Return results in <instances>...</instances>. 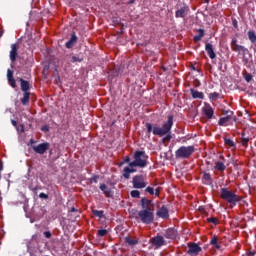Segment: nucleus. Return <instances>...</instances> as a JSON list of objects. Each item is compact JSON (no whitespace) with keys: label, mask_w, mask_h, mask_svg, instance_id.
Here are the masks:
<instances>
[{"label":"nucleus","mask_w":256,"mask_h":256,"mask_svg":"<svg viewBox=\"0 0 256 256\" xmlns=\"http://www.w3.org/2000/svg\"><path fill=\"white\" fill-rule=\"evenodd\" d=\"M75 43H77V35H75V33H73L70 40L68 42H66L67 49H71V47H73V45H75Z\"/></svg>","instance_id":"19"},{"label":"nucleus","mask_w":256,"mask_h":256,"mask_svg":"<svg viewBox=\"0 0 256 256\" xmlns=\"http://www.w3.org/2000/svg\"><path fill=\"white\" fill-rule=\"evenodd\" d=\"M125 241H126V243H128V245H137V240H135L131 237H126Z\"/></svg>","instance_id":"32"},{"label":"nucleus","mask_w":256,"mask_h":256,"mask_svg":"<svg viewBox=\"0 0 256 256\" xmlns=\"http://www.w3.org/2000/svg\"><path fill=\"white\" fill-rule=\"evenodd\" d=\"M134 189H145L147 187V182H145V178L143 175H136L133 180Z\"/></svg>","instance_id":"6"},{"label":"nucleus","mask_w":256,"mask_h":256,"mask_svg":"<svg viewBox=\"0 0 256 256\" xmlns=\"http://www.w3.org/2000/svg\"><path fill=\"white\" fill-rule=\"evenodd\" d=\"M229 121H231V115L220 118V120L218 121V125L223 127V126L227 125L229 123Z\"/></svg>","instance_id":"21"},{"label":"nucleus","mask_w":256,"mask_h":256,"mask_svg":"<svg viewBox=\"0 0 256 256\" xmlns=\"http://www.w3.org/2000/svg\"><path fill=\"white\" fill-rule=\"evenodd\" d=\"M210 244L213 245V247H215V249H221V246L217 243V237L214 236L211 241Z\"/></svg>","instance_id":"28"},{"label":"nucleus","mask_w":256,"mask_h":256,"mask_svg":"<svg viewBox=\"0 0 256 256\" xmlns=\"http://www.w3.org/2000/svg\"><path fill=\"white\" fill-rule=\"evenodd\" d=\"M92 213H93V215H95L96 217H99V219H103V211L93 210Z\"/></svg>","instance_id":"33"},{"label":"nucleus","mask_w":256,"mask_h":256,"mask_svg":"<svg viewBox=\"0 0 256 256\" xmlns=\"http://www.w3.org/2000/svg\"><path fill=\"white\" fill-rule=\"evenodd\" d=\"M191 95H192L193 99H203V97H205L203 92H199L195 89H191Z\"/></svg>","instance_id":"20"},{"label":"nucleus","mask_w":256,"mask_h":256,"mask_svg":"<svg viewBox=\"0 0 256 256\" xmlns=\"http://www.w3.org/2000/svg\"><path fill=\"white\" fill-rule=\"evenodd\" d=\"M129 3H133V0H132V1H130Z\"/></svg>","instance_id":"56"},{"label":"nucleus","mask_w":256,"mask_h":256,"mask_svg":"<svg viewBox=\"0 0 256 256\" xmlns=\"http://www.w3.org/2000/svg\"><path fill=\"white\" fill-rule=\"evenodd\" d=\"M99 181V176H94L90 179V183H98Z\"/></svg>","instance_id":"40"},{"label":"nucleus","mask_w":256,"mask_h":256,"mask_svg":"<svg viewBox=\"0 0 256 256\" xmlns=\"http://www.w3.org/2000/svg\"><path fill=\"white\" fill-rule=\"evenodd\" d=\"M203 37V30H200V34L194 36V41H201Z\"/></svg>","instance_id":"36"},{"label":"nucleus","mask_w":256,"mask_h":256,"mask_svg":"<svg viewBox=\"0 0 256 256\" xmlns=\"http://www.w3.org/2000/svg\"><path fill=\"white\" fill-rule=\"evenodd\" d=\"M146 192L150 193V195H155V189H153V187H147Z\"/></svg>","instance_id":"39"},{"label":"nucleus","mask_w":256,"mask_h":256,"mask_svg":"<svg viewBox=\"0 0 256 256\" xmlns=\"http://www.w3.org/2000/svg\"><path fill=\"white\" fill-rule=\"evenodd\" d=\"M135 171H137V170H135V168H133V167H130V166L125 167V168H124L123 177H124L125 179H129V177H131V173H135Z\"/></svg>","instance_id":"17"},{"label":"nucleus","mask_w":256,"mask_h":256,"mask_svg":"<svg viewBox=\"0 0 256 256\" xmlns=\"http://www.w3.org/2000/svg\"><path fill=\"white\" fill-rule=\"evenodd\" d=\"M141 203L143 209H149L147 205H151V200H148L147 198H142Z\"/></svg>","instance_id":"27"},{"label":"nucleus","mask_w":256,"mask_h":256,"mask_svg":"<svg viewBox=\"0 0 256 256\" xmlns=\"http://www.w3.org/2000/svg\"><path fill=\"white\" fill-rule=\"evenodd\" d=\"M193 153H195V146H181L176 150L175 156L177 159H189V156Z\"/></svg>","instance_id":"4"},{"label":"nucleus","mask_w":256,"mask_h":256,"mask_svg":"<svg viewBox=\"0 0 256 256\" xmlns=\"http://www.w3.org/2000/svg\"><path fill=\"white\" fill-rule=\"evenodd\" d=\"M235 45H237V38H232L231 47H235Z\"/></svg>","instance_id":"43"},{"label":"nucleus","mask_w":256,"mask_h":256,"mask_svg":"<svg viewBox=\"0 0 256 256\" xmlns=\"http://www.w3.org/2000/svg\"><path fill=\"white\" fill-rule=\"evenodd\" d=\"M173 127V117L168 116L167 122L163 124L162 127L151 125V123H146V129L148 133H153V135H158L159 137H163L171 132V128Z\"/></svg>","instance_id":"1"},{"label":"nucleus","mask_w":256,"mask_h":256,"mask_svg":"<svg viewBox=\"0 0 256 256\" xmlns=\"http://www.w3.org/2000/svg\"><path fill=\"white\" fill-rule=\"evenodd\" d=\"M149 157L145 154L144 151H136L134 153V160L129 163L130 167H140L143 169L147 167V160Z\"/></svg>","instance_id":"2"},{"label":"nucleus","mask_w":256,"mask_h":256,"mask_svg":"<svg viewBox=\"0 0 256 256\" xmlns=\"http://www.w3.org/2000/svg\"><path fill=\"white\" fill-rule=\"evenodd\" d=\"M7 111H10V112H11V109H6L5 113H7Z\"/></svg>","instance_id":"54"},{"label":"nucleus","mask_w":256,"mask_h":256,"mask_svg":"<svg viewBox=\"0 0 256 256\" xmlns=\"http://www.w3.org/2000/svg\"><path fill=\"white\" fill-rule=\"evenodd\" d=\"M0 37H3V32L0 31Z\"/></svg>","instance_id":"52"},{"label":"nucleus","mask_w":256,"mask_h":256,"mask_svg":"<svg viewBox=\"0 0 256 256\" xmlns=\"http://www.w3.org/2000/svg\"><path fill=\"white\" fill-rule=\"evenodd\" d=\"M214 169H216V171H225L226 166L223 162H217Z\"/></svg>","instance_id":"24"},{"label":"nucleus","mask_w":256,"mask_h":256,"mask_svg":"<svg viewBox=\"0 0 256 256\" xmlns=\"http://www.w3.org/2000/svg\"><path fill=\"white\" fill-rule=\"evenodd\" d=\"M29 92H24L23 98L21 99L22 105H27L29 103Z\"/></svg>","instance_id":"26"},{"label":"nucleus","mask_w":256,"mask_h":256,"mask_svg":"<svg viewBox=\"0 0 256 256\" xmlns=\"http://www.w3.org/2000/svg\"><path fill=\"white\" fill-rule=\"evenodd\" d=\"M205 49H206V52L208 53V57H210V59H215V57H217V54H215V51L213 50V44L206 43Z\"/></svg>","instance_id":"10"},{"label":"nucleus","mask_w":256,"mask_h":256,"mask_svg":"<svg viewBox=\"0 0 256 256\" xmlns=\"http://www.w3.org/2000/svg\"><path fill=\"white\" fill-rule=\"evenodd\" d=\"M49 147V142H44L38 144L37 146H33V151H35V153H38L39 155H43L46 151H48Z\"/></svg>","instance_id":"7"},{"label":"nucleus","mask_w":256,"mask_h":256,"mask_svg":"<svg viewBox=\"0 0 256 256\" xmlns=\"http://www.w3.org/2000/svg\"><path fill=\"white\" fill-rule=\"evenodd\" d=\"M20 131H21V133H24L25 132V126L20 125Z\"/></svg>","instance_id":"45"},{"label":"nucleus","mask_w":256,"mask_h":256,"mask_svg":"<svg viewBox=\"0 0 256 256\" xmlns=\"http://www.w3.org/2000/svg\"><path fill=\"white\" fill-rule=\"evenodd\" d=\"M246 81H247V83H249V81H251V77H250V76H247V77H246Z\"/></svg>","instance_id":"49"},{"label":"nucleus","mask_w":256,"mask_h":256,"mask_svg":"<svg viewBox=\"0 0 256 256\" xmlns=\"http://www.w3.org/2000/svg\"><path fill=\"white\" fill-rule=\"evenodd\" d=\"M224 143L225 145H228V147H232L233 149H235V142H233V140L225 138Z\"/></svg>","instance_id":"30"},{"label":"nucleus","mask_w":256,"mask_h":256,"mask_svg":"<svg viewBox=\"0 0 256 256\" xmlns=\"http://www.w3.org/2000/svg\"><path fill=\"white\" fill-rule=\"evenodd\" d=\"M219 97V93L214 92L209 94V99H211V101H215V99H217Z\"/></svg>","instance_id":"34"},{"label":"nucleus","mask_w":256,"mask_h":256,"mask_svg":"<svg viewBox=\"0 0 256 256\" xmlns=\"http://www.w3.org/2000/svg\"><path fill=\"white\" fill-rule=\"evenodd\" d=\"M21 82V90L24 91V93H27L29 91V82L23 80V78L20 79Z\"/></svg>","instance_id":"22"},{"label":"nucleus","mask_w":256,"mask_h":256,"mask_svg":"<svg viewBox=\"0 0 256 256\" xmlns=\"http://www.w3.org/2000/svg\"><path fill=\"white\" fill-rule=\"evenodd\" d=\"M7 79H8V83L9 85H11V87L13 89H15L16 87V81L15 78H13V71L11 69L7 70Z\"/></svg>","instance_id":"13"},{"label":"nucleus","mask_w":256,"mask_h":256,"mask_svg":"<svg viewBox=\"0 0 256 256\" xmlns=\"http://www.w3.org/2000/svg\"><path fill=\"white\" fill-rule=\"evenodd\" d=\"M71 212H72V213L75 212V208H72V209H71Z\"/></svg>","instance_id":"53"},{"label":"nucleus","mask_w":256,"mask_h":256,"mask_svg":"<svg viewBox=\"0 0 256 256\" xmlns=\"http://www.w3.org/2000/svg\"><path fill=\"white\" fill-rule=\"evenodd\" d=\"M131 197H133L134 199H139V197H141V192H139V190H132L130 192Z\"/></svg>","instance_id":"31"},{"label":"nucleus","mask_w":256,"mask_h":256,"mask_svg":"<svg viewBox=\"0 0 256 256\" xmlns=\"http://www.w3.org/2000/svg\"><path fill=\"white\" fill-rule=\"evenodd\" d=\"M255 252H249L248 256H254Z\"/></svg>","instance_id":"51"},{"label":"nucleus","mask_w":256,"mask_h":256,"mask_svg":"<svg viewBox=\"0 0 256 256\" xmlns=\"http://www.w3.org/2000/svg\"><path fill=\"white\" fill-rule=\"evenodd\" d=\"M39 197H40V199H49V195H47L45 193H40Z\"/></svg>","instance_id":"41"},{"label":"nucleus","mask_w":256,"mask_h":256,"mask_svg":"<svg viewBox=\"0 0 256 256\" xmlns=\"http://www.w3.org/2000/svg\"><path fill=\"white\" fill-rule=\"evenodd\" d=\"M154 195H156L157 197H159V190L156 189V190L154 191Z\"/></svg>","instance_id":"48"},{"label":"nucleus","mask_w":256,"mask_h":256,"mask_svg":"<svg viewBox=\"0 0 256 256\" xmlns=\"http://www.w3.org/2000/svg\"><path fill=\"white\" fill-rule=\"evenodd\" d=\"M201 251V247L197 244H192L189 246L188 254L189 255H197Z\"/></svg>","instance_id":"15"},{"label":"nucleus","mask_w":256,"mask_h":256,"mask_svg":"<svg viewBox=\"0 0 256 256\" xmlns=\"http://www.w3.org/2000/svg\"><path fill=\"white\" fill-rule=\"evenodd\" d=\"M203 179H204V181H206V183H211V174L205 173L203 175Z\"/></svg>","instance_id":"35"},{"label":"nucleus","mask_w":256,"mask_h":256,"mask_svg":"<svg viewBox=\"0 0 256 256\" xmlns=\"http://www.w3.org/2000/svg\"><path fill=\"white\" fill-rule=\"evenodd\" d=\"M164 237H166V239H176L177 230H175L174 228H169L168 230L165 231Z\"/></svg>","instance_id":"11"},{"label":"nucleus","mask_w":256,"mask_h":256,"mask_svg":"<svg viewBox=\"0 0 256 256\" xmlns=\"http://www.w3.org/2000/svg\"><path fill=\"white\" fill-rule=\"evenodd\" d=\"M207 2H209V0H206Z\"/></svg>","instance_id":"57"},{"label":"nucleus","mask_w":256,"mask_h":256,"mask_svg":"<svg viewBox=\"0 0 256 256\" xmlns=\"http://www.w3.org/2000/svg\"><path fill=\"white\" fill-rule=\"evenodd\" d=\"M188 11H189V8H187V7H182V8H180L179 10L176 11L175 16H176L177 18H179V17H185V16L187 15Z\"/></svg>","instance_id":"18"},{"label":"nucleus","mask_w":256,"mask_h":256,"mask_svg":"<svg viewBox=\"0 0 256 256\" xmlns=\"http://www.w3.org/2000/svg\"><path fill=\"white\" fill-rule=\"evenodd\" d=\"M203 112H204V115H206V117L208 119H213L214 110H213V107H211V105H206L203 108Z\"/></svg>","instance_id":"14"},{"label":"nucleus","mask_w":256,"mask_h":256,"mask_svg":"<svg viewBox=\"0 0 256 256\" xmlns=\"http://www.w3.org/2000/svg\"><path fill=\"white\" fill-rule=\"evenodd\" d=\"M70 61H71V63H81V61H83V57H81V56H72Z\"/></svg>","instance_id":"29"},{"label":"nucleus","mask_w":256,"mask_h":256,"mask_svg":"<svg viewBox=\"0 0 256 256\" xmlns=\"http://www.w3.org/2000/svg\"><path fill=\"white\" fill-rule=\"evenodd\" d=\"M138 217L142 223H145L146 225L153 223L154 220V215L151 212V208H143V210L138 212Z\"/></svg>","instance_id":"5"},{"label":"nucleus","mask_w":256,"mask_h":256,"mask_svg":"<svg viewBox=\"0 0 256 256\" xmlns=\"http://www.w3.org/2000/svg\"><path fill=\"white\" fill-rule=\"evenodd\" d=\"M231 49L235 53H242L243 55H245V53H247V48H245V46H241L239 44H236L235 46H232Z\"/></svg>","instance_id":"16"},{"label":"nucleus","mask_w":256,"mask_h":256,"mask_svg":"<svg viewBox=\"0 0 256 256\" xmlns=\"http://www.w3.org/2000/svg\"><path fill=\"white\" fill-rule=\"evenodd\" d=\"M247 143H249V138H242V145L247 146Z\"/></svg>","instance_id":"42"},{"label":"nucleus","mask_w":256,"mask_h":256,"mask_svg":"<svg viewBox=\"0 0 256 256\" xmlns=\"http://www.w3.org/2000/svg\"><path fill=\"white\" fill-rule=\"evenodd\" d=\"M220 197H222V199H224V201H226L230 205H233L234 207H235V205H237V203H239V201H241V197H239L234 192H231L227 188L221 189Z\"/></svg>","instance_id":"3"},{"label":"nucleus","mask_w":256,"mask_h":256,"mask_svg":"<svg viewBox=\"0 0 256 256\" xmlns=\"http://www.w3.org/2000/svg\"><path fill=\"white\" fill-rule=\"evenodd\" d=\"M42 131H45V132L49 131V127L43 126V127H42Z\"/></svg>","instance_id":"47"},{"label":"nucleus","mask_w":256,"mask_h":256,"mask_svg":"<svg viewBox=\"0 0 256 256\" xmlns=\"http://www.w3.org/2000/svg\"><path fill=\"white\" fill-rule=\"evenodd\" d=\"M248 39L251 41V43H256L255 31H248Z\"/></svg>","instance_id":"25"},{"label":"nucleus","mask_w":256,"mask_h":256,"mask_svg":"<svg viewBox=\"0 0 256 256\" xmlns=\"http://www.w3.org/2000/svg\"><path fill=\"white\" fill-rule=\"evenodd\" d=\"M106 234H107V230L105 229L98 230L99 237H105Z\"/></svg>","instance_id":"38"},{"label":"nucleus","mask_w":256,"mask_h":256,"mask_svg":"<svg viewBox=\"0 0 256 256\" xmlns=\"http://www.w3.org/2000/svg\"><path fill=\"white\" fill-rule=\"evenodd\" d=\"M208 222L209 223H213V225H217V223H219V220L217 218H208Z\"/></svg>","instance_id":"37"},{"label":"nucleus","mask_w":256,"mask_h":256,"mask_svg":"<svg viewBox=\"0 0 256 256\" xmlns=\"http://www.w3.org/2000/svg\"><path fill=\"white\" fill-rule=\"evenodd\" d=\"M129 161H130L129 157H126L124 160L125 163H129Z\"/></svg>","instance_id":"50"},{"label":"nucleus","mask_w":256,"mask_h":256,"mask_svg":"<svg viewBox=\"0 0 256 256\" xmlns=\"http://www.w3.org/2000/svg\"><path fill=\"white\" fill-rule=\"evenodd\" d=\"M100 189L103 191V193H104V195H106V197H111V189H109V187H107V185L100 184Z\"/></svg>","instance_id":"23"},{"label":"nucleus","mask_w":256,"mask_h":256,"mask_svg":"<svg viewBox=\"0 0 256 256\" xmlns=\"http://www.w3.org/2000/svg\"><path fill=\"white\" fill-rule=\"evenodd\" d=\"M11 123H12L13 127H17V121L11 120Z\"/></svg>","instance_id":"46"},{"label":"nucleus","mask_w":256,"mask_h":256,"mask_svg":"<svg viewBox=\"0 0 256 256\" xmlns=\"http://www.w3.org/2000/svg\"><path fill=\"white\" fill-rule=\"evenodd\" d=\"M152 244L157 248L163 247L165 245V238L163 236H155L152 238Z\"/></svg>","instance_id":"9"},{"label":"nucleus","mask_w":256,"mask_h":256,"mask_svg":"<svg viewBox=\"0 0 256 256\" xmlns=\"http://www.w3.org/2000/svg\"><path fill=\"white\" fill-rule=\"evenodd\" d=\"M10 61L12 63H15V61H17V44H12L11 45Z\"/></svg>","instance_id":"12"},{"label":"nucleus","mask_w":256,"mask_h":256,"mask_svg":"<svg viewBox=\"0 0 256 256\" xmlns=\"http://www.w3.org/2000/svg\"><path fill=\"white\" fill-rule=\"evenodd\" d=\"M157 217L160 219H169V209L167 206H162L156 213Z\"/></svg>","instance_id":"8"},{"label":"nucleus","mask_w":256,"mask_h":256,"mask_svg":"<svg viewBox=\"0 0 256 256\" xmlns=\"http://www.w3.org/2000/svg\"><path fill=\"white\" fill-rule=\"evenodd\" d=\"M167 139H168V140L171 139V136H167Z\"/></svg>","instance_id":"55"},{"label":"nucleus","mask_w":256,"mask_h":256,"mask_svg":"<svg viewBox=\"0 0 256 256\" xmlns=\"http://www.w3.org/2000/svg\"><path fill=\"white\" fill-rule=\"evenodd\" d=\"M44 236L46 237V239H51V232L49 231L44 232Z\"/></svg>","instance_id":"44"}]
</instances>
